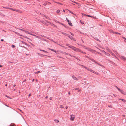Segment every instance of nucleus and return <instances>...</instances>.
Masks as SVG:
<instances>
[{
	"mask_svg": "<svg viewBox=\"0 0 126 126\" xmlns=\"http://www.w3.org/2000/svg\"><path fill=\"white\" fill-rule=\"evenodd\" d=\"M24 37L28 39H30L29 38H28L27 36H24Z\"/></svg>",
	"mask_w": 126,
	"mask_h": 126,
	"instance_id": "48",
	"label": "nucleus"
},
{
	"mask_svg": "<svg viewBox=\"0 0 126 126\" xmlns=\"http://www.w3.org/2000/svg\"><path fill=\"white\" fill-rule=\"evenodd\" d=\"M90 49H91L90 48L88 47L87 49L88 51H90Z\"/></svg>",
	"mask_w": 126,
	"mask_h": 126,
	"instance_id": "35",
	"label": "nucleus"
},
{
	"mask_svg": "<svg viewBox=\"0 0 126 126\" xmlns=\"http://www.w3.org/2000/svg\"><path fill=\"white\" fill-rule=\"evenodd\" d=\"M81 46L82 47H84H84H85V46L84 45H81Z\"/></svg>",
	"mask_w": 126,
	"mask_h": 126,
	"instance_id": "46",
	"label": "nucleus"
},
{
	"mask_svg": "<svg viewBox=\"0 0 126 126\" xmlns=\"http://www.w3.org/2000/svg\"><path fill=\"white\" fill-rule=\"evenodd\" d=\"M21 45L20 46V47H24V46L22 45V44L21 43Z\"/></svg>",
	"mask_w": 126,
	"mask_h": 126,
	"instance_id": "47",
	"label": "nucleus"
},
{
	"mask_svg": "<svg viewBox=\"0 0 126 126\" xmlns=\"http://www.w3.org/2000/svg\"><path fill=\"white\" fill-rule=\"evenodd\" d=\"M39 50L40 51H43V52H44L47 53V51H45V50H42V49H39Z\"/></svg>",
	"mask_w": 126,
	"mask_h": 126,
	"instance_id": "15",
	"label": "nucleus"
},
{
	"mask_svg": "<svg viewBox=\"0 0 126 126\" xmlns=\"http://www.w3.org/2000/svg\"><path fill=\"white\" fill-rule=\"evenodd\" d=\"M41 55H42V57H43V56H47V55H43V54H41Z\"/></svg>",
	"mask_w": 126,
	"mask_h": 126,
	"instance_id": "42",
	"label": "nucleus"
},
{
	"mask_svg": "<svg viewBox=\"0 0 126 126\" xmlns=\"http://www.w3.org/2000/svg\"><path fill=\"white\" fill-rule=\"evenodd\" d=\"M94 38V39H95L96 40L98 41H100V40L98 39L97 38V37H95V38Z\"/></svg>",
	"mask_w": 126,
	"mask_h": 126,
	"instance_id": "21",
	"label": "nucleus"
},
{
	"mask_svg": "<svg viewBox=\"0 0 126 126\" xmlns=\"http://www.w3.org/2000/svg\"><path fill=\"white\" fill-rule=\"evenodd\" d=\"M82 53L84 54H86V53L85 52H83V51L82 52Z\"/></svg>",
	"mask_w": 126,
	"mask_h": 126,
	"instance_id": "49",
	"label": "nucleus"
},
{
	"mask_svg": "<svg viewBox=\"0 0 126 126\" xmlns=\"http://www.w3.org/2000/svg\"><path fill=\"white\" fill-rule=\"evenodd\" d=\"M110 54L113 56L114 57H115L116 58V56H115V55L113 53H112V52L111 53H110Z\"/></svg>",
	"mask_w": 126,
	"mask_h": 126,
	"instance_id": "14",
	"label": "nucleus"
},
{
	"mask_svg": "<svg viewBox=\"0 0 126 126\" xmlns=\"http://www.w3.org/2000/svg\"><path fill=\"white\" fill-rule=\"evenodd\" d=\"M5 96L6 97L8 98H9L10 99H12V98L11 97H10L9 96H7V95H6Z\"/></svg>",
	"mask_w": 126,
	"mask_h": 126,
	"instance_id": "24",
	"label": "nucleus"
},
{
	"mask_svg": "<svg viewBox=\"0 0 126 126\" xmlns=\"http://www.w3.org/2000/svg\"><path fill=\"white\" fill-rule=\"evenodd\" d=\"M72 57L75 58L76 59H77V60H79V61H80V60L79 59L78 57H76L75 56H73Z\"/></svg>",
	"mask_w": 126,
	"mask_h": 126,
	"instance_id": "17",
	"label": "nucleus"
},
{
	"mask_svg": "<svg viewBox=\"0 0 126 126\" xmlns=\"http://www.w3.org/2000/svg\"><path fill=\"white\" fill-rule=\"evenodd\" d=\"M21 43H22V44H25V43H26L25 42H24V41H21Z\"/></svg>",
	"mask_w": 126,
	"mask_h": 126,
	"instance_id": "43",
	"label": "nucleus"
},
{
	"mask_svg": "<svg viewBox=\"0 0 126 126\" xmlns=\"http://www.w3.org/2000/svg\"><path fill=\"white\" fill-rule=\"evenodd\" d=\"M17 34L18 35L21 36V35H20V34L19 33H18V32L17 33Z\"/></svg>",
	"mask_w": 126,
	"mask_h": 126,
	"instance_id": "60",
	"label": "nucleus"
},
{
	"mask_svg": "<svg viewBox=\"0 0 126 126\" xmlns=\"http://www.w3.org/2000/svg\"><path fill=\"white\" fill-rule=\"evenodd\" d=\"M73 46L70 45L69 46V47L72 48V47H73Z\"/></svg>",
	"mask_w": 126,
	"mask_h": 126,
	"instance_id": "38",
	"label": "nucleus"
},
{
	"mask_svg": "<svg viewBox=\"0 0 126 126\" xmlns=\"http://www.w3.org/2000/svg\"><path fill=\"white\" fill-rule=\"evenodd\" d=\"M6 9H10V8L9 7H5V8Z\"/></svg>",
	"mask_w": 126,
	"mask_h": 126,
	"instance_id": "53",
	"label": "nucleus"
},
{
	"mask_svg": "<svg viewBox=\"0 0 126 126\" xmlns=\"http://www.w3.org/2000/svg\"><path fill=\"white\" fill-rule=\"evenodd\" d=\"M68 106H66L65 107L66 109H67V108H68Z\"/></svg>",
	"mask_w": 126,
	"mask_h": 126,
	"instance_id": "64",
	"label": "nucleus"
},
{
	"mask_svg": "<svg viewBox=\"0 0 126 126\" xmlns=\"http://www.w3.org/2000/svg\"><path fill=\"white\" fill-rule=\"evenodd\" d=\"M31 35H32L34 36H36V35H35L34 34H32L31 33Z\"/></svg>",
	"mask_w": 126,
	"mask_h": 126,
	"instance_id": "44",
	"label": "nucleus"
},
{
	"mask_svg": "<svg viewBox=\"0 0 126 126\" xmlns=\"http://www.w3.org/2000/svg\"><path fill=\"white\" fill-rule=\"evenodd\" d=\"M85 56L87 58H88L89 60H90L91 59V58L89 57H88L86 55Z\"/></svg>",
	"mask_w": 126,
	"mask_h": 126,
	"instance_id": "31",
	"label": "nucleus"
},
{
	"mask_svg": "<svg viewBox=\"0 0 126 126\" xmlns=\"http://www.w3.org/2000/svg\"><path fill=\"white\" fill-rule=\"evenodd\" d=\"M67 36L69 37L70 39L74 41H76V40L72 36H71L70 35L68 34V35H67Z\"/></svg>",
	"mask_w": 126,
	"mask_h": 126,
	"instance_id": "1",
	"label": "nucleus"
},
{
	"mask_svg": "<svg viewBox=\"0 0 126 126\" xmlns=\"http://www.w3.org/2000/svg\"><path fill=\"white\" fill-rule=\"evenodd\" d=\"M25 32L26 33H28V34H30L31 35V32H29L28 31H25Z\"/></svg>",
	"mask_w": 126,
	"mask_h": 126,
	"instance_id": "12",
	"label": "nucleus"
},
{
	"mask_svg": "<svg viewBox=\"0 0 126 126\" xmlns=\"http://www.w3.org/2000/svg\"><path fill=\"white\" fill-rule=\"evenodd\" d=\"M117 89L118 90V91H119L120 92V91H121V89L119 88H118Z\"/></svg>",
	"mask_w": 126,
	"mask_h": 126,
	"instance_id": "52",
	"label": "nucleus"
},
{
	"mask_svg": "<svg viewBox=\"0 0 126 126\" xmlns=\"http://www.w3.org/2000/svg\"><path fill=\"white\" fill-rule=\"evenodd\" d=\"M40 71H39L35 72V74H38V73H40Z\"/></svg>",
	"mask_w": 126,
	"mask_h": 126,
	"instance_id": "33",
	"label": "nucleus"
},
{
	"mask_svg": "<svg viewBox=\"0 0 126 126\" xmlns=\"http://www.w3.org/2000/svg\"><path fill=\"white\" fill-rule=\"evenodd\" d=\"M70 45L68 44H66V46H68V47H69V46Z\"/></svg>",
	"mask_w": 126,
	"mask_h": 126,
	"instance_id": "58",
	"label": "nucleus"
},
{
	"mask_svg": "<svg viewBox=\"0 0 126 126\" xmlns=\"http://www.w3.org/2000/svg\"><path fill=\"white\" fill-rule=\"evenodd\" d=\"M13 32L16 34H17V32L15 31H14Z\"/></svg>",
	"mask_w": 126,
	"mask_h": 126,
	"instance_id": "59",
	"label": "nucleus"
},
{
	"mask_svg": "<svg viewBox=\"0 0 126 126\" xmlns=\"http://www.w3.org/2000/svg\"><path fill=\"white\" fill-rule=\"evenodd\" d=\"M77 51H78L82 53L83 51H82L81 50H80L78 48V49H77Z\"/></svg>",
	"mask_w": 126,
	"mask_h": 126,
	"instance_id": "13",
	"label": "nucleus"
},
{
	"mask_svg": "<svg viewBox=\"0 0 126 126\" xmlns=\"http://www.w3.org/2000/svg\"><path fill=\"white\" fill-rule=\"evenodd\" d=\"M0 15L4 17V15L1 13H0Z\"/></svg>",
	"mask_w": 126,
	"mask_h": 126,
	"instance_id": "25",
	"label": "nucleus"
},
{
	"mask_svg": "<svg viewBox=\"0 0 126 126\" xmlns=\"http://www.w3.org/2000/svg\"><path fill=\"white\" fill-rule=\"evenodd\" d=\"M90 60H91L93 62H95L96 63H97L96 62L95 60H94L93 59H91H91H90Z\"/></svg>",
	"mask_w": 126,
	"mask_h": 126,
	"instance_id": "11",
	"label": "nucleus"
},
{
	"mask_svg": "<svg viewBox=\"0 0 126 126\" xmlns=\"http://www.w3.org/2000/svg\"><path fill=\"white\" fill-rule=\"evenodd\" d=\"M45 16L46 17L47 19H48L49 18V17H48L47 16Z\"/></svg>",
	"mask_w": 126,
	"mask_h": 126,
	"instance_id": "54",
	"label": "nucleus"
},
{
	"mask_svg": "<svg viewBox=\"0 0 126 126\" xmlns=\"http://www.w3.org/2000/svg\"><path fill=\"white\" fill-rule=\"evenodd\" d=\"M72 77L75 80H78V79L74 75L72 76Z\"/></svg>",
	"mask_w": 126,
	"mask_h": 126,
	"instance_id": "9",
	"label": "nucleus"
},
{
	"mask_svg": "<svg viewBox=\"0 0 126 126\" xmlns=\"http://www.w3.org/2000/svg\"><path fill=\"white\" fill-rule=\"evenodd\" d=\"M122 37L123 39H124L125 40H126V38L124 37Z\"/></svg>",
	"mask_w": 126,
	"mask_h": 126,
	"instance_id": "40",
	"label": "nucleus"
},
{
	"mask_svg": "<svg viewBox=\"0 0 126 126\" xmlns=\"http://www.w3.org/2000/svg\"><path fill=\"white\" fill-rule=\"evenodd\" d=\"M81 78V77L80 76H79L78 77V79H80Z\"/></svg>",
	"mask_w": 126,
	"mask_h": 126,
	"instance_id": "51",
	"label": "nucleus"
},
{
	"mask_svg": "<svg viewBox=\"0 0 126 126\" xmlns=\"http://www.w3.org/2000/svg\"><path fill=\"white\" fill-rule=\"evenodd\" d=\"M87 70H88L89 71H91L92 72L94 73V71L92 69H89L88 68V69H87Z\"/></svg>",
	"mask_w": 126,
	"mask_h": 126,
	"instance_id": "10",
	"label": "nucleus"
},
{
	"mask_svg": "<svg viewBox=\"0 0 126 126\" xmlns=\"http://www.w3.org/2000/svg\"><path fill=\"white\" fill-rule=\"evenodd\" d=\"M119 99L120 100H121L122 101H123V102H126V100H125L124 99H122L121 98Z\"/></svg>",
	"mask_w": 126,
	"mask_h": 126,
	"instance_id": "19",
	"label": "nucleus"
},
{
	"mask_svg": "<svg viewBox=\"0 0 126 126\" xmlns=\"http://www.w3.org/2000/svg\"><path fill=\"white\" fill-rule=\"evenodd\" d=\"M19 30H21L22 31H23V32H25V30H23V29H20V28H18V29Z\"/></svg>",
	"mask_w": 126,
	"mask_h": 126,
	"instance_id": "26",
	"label": "nucleus"
},
{
	"mask_svg": "<svg viewBox=\"0 0 126 126\" xmlns=\"http://www.w3.org/2000/svg\"><path fill=\"white\" fill-rule=\"evenodd\" d=\"M60 24L62 25L63 26H64L65 27V26H64V25L63 23H60Z\"/></svg>",
	"mask_w": 126,
	"mask_h": 126,
	"instance_id": "56",
	"label": "nucleus"
},
{
	"mask_svg": "<svg viewBox=\"0 0 126 126\" xmlns=\"http://www.w3.org/2000/svg\"><path fill=\"white\" fill-rule=\"evenodd\" d=\"M72 49L73 50L76 51H77V49H78L77 48H76V47H74L73 46L72 47Z\"/></svg>",
	"mask_w": 126,
	"mask_h": 126,
	"instance_id": "4",
	"label": "nucleus"
},
{
	"mask_svg": "<svg viewBox=\"0 0 126 126\" xmlns=\"http://www.w3.org/2000/svg\"><path fill=\"white\" fill-rule=\"evenodd\" d=\"M75 116L72 115H71L70 119L71 120L73 121L75 119Z\"/></svg>",
	"mask_w": 126,
	"mask_h": 126,
	"instance_id": "3",
	"label": "nucleus"
},
{
	"mask_svg": "<svg viewBox=\"0 0 126 126\" xmlns=\"http://www.w3.org/2000/svg\"><path fill=\"white\" fill-rule=\"evenodd\" d=\"M66 19L67 22H68V24H69V25L70 26H72V23H71V21H70L67 18H66Z\"/></svg>",
	"mask_w": 126,
	"mask_h": 126,
	"instance_id": "2",
	"label": "nucleus"
},
{
	"mask_svg": "<svg viewBox=\"0 0 126 126\" xmlns=\"http://www.w3.org/2000/svg\"><path fill=\"white\" fill-rule=\"evenodd\" d=\"M39 38L40 39H42L43 40H44V38L42 39L41 37H39Z\"/></svg>",
	"mask_w": 126,
	"mask_h": 126,
	"instance_id": "34",
	"label": "nucleus"
},
{
	"mask_svg": "<svg viewBox=\"0 0 126 126\" xmlns=\"http://www.w3.org/2000/svg\"><path fill=\"white\" fill-rule=\"evenodd\" d=\"M60 107L61 108H63V105H60Z\"/></svg>",
	"mask_w": 126,
	"mask_h": 126,
	"instance_id": "45",
	"label": "nucleus"
},
{
	"mask_svg": "<svg viewBox=\"0 0 126 126\" xmlns=\"http://www.w3.org/2000/svg\"><path fill=\"white\" fill-rule=\"evenodd\" d=\"M98 54H99L100 55H102V54L101 53H100L99 52H96Z\"/></svg>",
	"mask_w": 126,
	"mask_h": 126,
	"instance_id": "29",
	"label": "nucleus"
},
{
	"mask_svg": "<svg viewBox=\"0 0 126 126\" xmlns=\"http://www.w3.org/2000/svg\"><path fill=\"white\" fill-rule=\"evenodd\" d=\"M85 15L86 16H88V17H93V16H90V15H86L85 14Z\"/></svg>",
	"mask_w": 126,
	"mask_h": 126,
	"instance_id": "23",
	"label": "nucleus"
},
{
	"mask_svg": "<svg viewBox=\"0 0 126 126\" xmlns=\"http://www.w3.org/2000/svg\"><path fill=\"white\" fill-rule=\"evenodd\" d=\"M62 33L64 35H66L67 36V35H68V34L65 33L64 32H62Z\"/></svg>",
	"mask_w": 126,
	"mask_h": 126,
	"instance_id": "16",
	"label": "nucleus"
},
{
	"mask_svg": "<svg viewBox=\"0 0 126 126\" xmlns=\"http://www.w3.org/2000/svg\"><path fill=\"white\" fill-rule=\"evenodd\" d=\"M96 63L97 64L99 65H100V66H102V65H101L99 63Z\"/></svg>",
	"mask_w": 126,
	"mask_h": 126,
	"instance_id": "57",
	"label": "nucleus"
},
{
	"mask_svg": "<svg viewBox=\"0 0 126 126\" xmlns=\"http://www.w3.org/2000/svg\"><path fill=\"white\" fill-rule=\"evenodd\" d=\"M66 55H69L71 57L73 56L71 55L70 54L68 53H67V54H66Z\"/></svg>",
	"mask_w": 126,
	"mask_h": 126,
	"instance_id": "30",
	"label": "nucleus"
},
{
	"mask_svg": "<svg viewBox=\"0 0 126 126\" xmlns=\"http://www.w3.org/2000/svg\"><path fill=\"white\" fill-rule=\"evenodd\" d=\"M57 44L58 45H59L60 46H61V47H64V46H62V45H60V44Z\"/></svg>",
	"mask_w": 126,
	"mask_h": 126,
	"instance_id": "36",
	"label": "nucleus"
},
{
	"mask_svg": "<svg viewBox=\"0 0 126 126\" xmlns=\"http://www.w3.org/2000/svg\"><path fill=\"white\" fill-rule=\"evenodd\" d=\"M63 54H64V55H66V54H67V53H66L65 52H63Z\"/></svg>",
	"mask_w": 126,
	"mask_h": 126,
	"instance_id": "37",
	"label": "nucleus"
},
{
	"mask_svg": "<svg viewBox=\"0 0 126 126\" xmlns=\"http://www.w3.org/2000/svg\"><path fill=\"white\" fill-rule=\"evenodd\" d=\"M108 51L110 53L112 52L111 50L110 49H109V50H108Z\"/></svg>",
	"mask_w": 126,
	"mask_h": 126,
	"instance_id": "28",
	"label": "nucleus"
},
{
	"mask_svg": "<svg viewBox=\"0 0 126 126\" xmlns=\"http://www.w3.org/2000/svg\"><path fill=\"white\" fill-rule=\"evenodd\" d=\"M84 48L85 49H87V47H86L85 46V47H84Z\"/></svg>",
	"mask_w": 126,
	"mask_h": 126,
	"instance_id": "62",
	"label": "nucleus"
},
{
	"mask_svg": "<svg viewBox=\"0 0 126 126\" xmlns=\"http://www.w3.org/2000/svg\"><path fill=\"white\" fill-rule=\"evenodd\" d=\"M121 58L122 59L126 61V58L124 56H121Z\"/></svg>",
	"mask_w": 126,
	"mask_h": 126,
	"instance_id": "7",
	"label": "nucleus"
},
{
	"mask_svg": "<svg viewBox=\"0 0 126 126\" xmlns=\"http://www.w3.org/2000/svg\"><path fill=\"white\" fill-rule=\"evenodd\" d=\"M81 66L83 67L84 68H85L86 69H88V68L84 66V65H81Z\"/></svg>",
	"mask_w": 126,
	"mask_h": 126,
	"instance_id": "20",
	"label": "nucleus"
},
{
	"mask_svg": "<svg viewBox=\"0 0 126 126\" xmlns=\"http://www.w3.org/2000/svg\"><path fill=\"white\" fill-rule=\"evenodd\" d=\"M108 107H109L111 108V105H109L108 106Z\"/></svg>",
	"mask_w": 126,
	"mask_h": 126,
	"instance_id": "63",
	"label": "nucleus"
},
{
	"mask_svg": "<svg viewBox=\"0 0 126 126\" xmlns=\"http://www.w3.org/2000/svg\"><path fill=\"white\" fill-rule=\"evenodd\" d=\"M15 11H16V12H19L21 13V12H20V11L17 10H16V9Z\"/></svg>",
	"mask_w": 126,
	"mask_h": 126,
	"instance_id": "27",
	"label": "nucleus"
},
{
	"mask_svg": "<svg viewBox=\"0 0 126 126\" xmlns=\"http://www.w3.org/2000/svg\"><path fill=\"white\" fill-rule=\"evenodd\" d=\"M70 33H71V35H72L73 36L74 35V34L73 33H71V32H70Z\"/></svg>",
	"mask_w": 126,
	"mask_h": 126,
	"instance_id": "55",
	"label": "nucleus"
},
{
	"mask_svg": "<svg viewBox=\"0 0 126 126\" xmlns=\"http://www.w3.org/2000/svg\"><path fill=\"white\" fill-rule=\"evenodd\" d=\"M60 12V11H59V10H57V13H59Z\"/></svg>",
	"mask_w": 126,
	"mask_h": 126,
	"instance_id": "50",
	"label": "nucleus"
},
{
	"mask_svg": "<svg viewBox=\"0 0 126 126\" xmlns=\"http://www.w3.org/2000/svg\"><path fill=\"white\" fill-rule=\"evenodd\" d=\"M13 63L12 62H8V63Z\"/></svg>",
	"mask_w": 126,
	"mask_h": 126,
	"instance_id": "61",
	"label": "nucleus"
},
{
	"mask_svg": "<svg viewBox=\"0 0 126 126\" xmlns=\"http://www.w3.org/2000/svg\"><path fill=\"white\" fill-rule=\"evenodd\" d=\"M90 51L93 53L94 52H96V51L91 48V49H90Z\"/></svg>",
	"mask_w": 126,
	"mask_h": 126,
	"instance_id": "8",
	"label": "nucleus"
},
{
	"mask_svg": "<svg viewBox=\"0 0 126 126\" xmlns=\"http://www.w3.org/2000/svg\"><path fill=\"white\" fill-rule=\"evenodd\" d=\"M102 52H104V53L106 55H107V56H110V54H109L106 52L104 51L103 50L102 51Z\"/></svg>",
	"mask_w": 126,
	"mask_h": 126,
	"instance_id": "5",
	"label": "nucleus"
},
{
	"mask_svg": "<svg viewBox=\"0 0 126 126\" xmlns=\"http://www.w3.org/2000/svg\"><path fill=\"white\" fill-rule=\"evenodd\" d=\"M52 51L55 53H56V51L54 49H53Z\"/></svg>",
	"mask_w": 126,
	"mask_h": 126,
	"instance_id": "39",
	"label": "nucleus"
},
{
	"mask_svg": "<svg viewBox=\"0 0 126 126\" xmlns=\"http://www.w3.org/2000/svg\"><path fill=\"white\" fill-rule=\"evenodd\" d=\"M55 121H56V122L57 123H58L59 122V121L58 120H55Z\"/></svg>",
	"mask_w": 126,
	"mask_h": 126,
	"instance_id": "41",
	"label": "nucleus"
},
{
	"mask_svg": "<svg viewBox=\"0 0 126 126\" xmlns=\"http://www.w3.org/2000/svg\"><path fill=\"white\" fill-rule=\"evenodd\" d=\"M48 3H49L48 2H47L46 3H44L43 4V5L45 6H46L47 5V4Z\"/></svg>",
	"mask_w": 126,
	"mask_h": 126,
	"instance_id": "18",
	"label": "nucleus"
},
{
	"mask_svg": "<svg viewBox=\"0 0 126 126\" xmlns=\"http://www.w3.org/2000/svg\"><path fill=\"white\" fill-rule=\"evenodd\" d=\"M74 2L77 4L79 6H81V5L79 3L76 2Z\"/></svg>",
	"mask_w": 126,
	"mask_h": 126,
	"instance_id": "22",
	"label": "nucleus"
},
{
	"mask_svg": "<svg viewBox=\"0 0 126 126\" xmlns=\"http://www.w3.org/2000/svg\"><path fill=\"white\" fill-rule=\"evenodd\" d=\"M12 48H14L16 46H15L14 45H12L11 46Z\"/></svg>",
	"mask_w": 126,
	"mask_h": 126,
	"instance_id": "32",
	"label": "nucleus"
},
{
	"mask_svg": "<svg viewBox=\"0 0 126 126\" xmlns=\"http://www.w3.org/2000/svg\"><path fill=\"white\" fill-rule=\"evenodd\" d=\"M120 92L122 94L125 95H126V93L124 91L121 90Z\"/></svg>",
	"mask_w": 126,
	"mask_h": 126,
	"instance_id": "6",
	"label": "nucleus"
}]
</instances>
